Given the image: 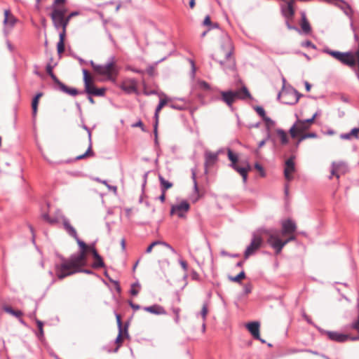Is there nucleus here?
I'll list each match as a JSON object with an SVG mask.
<instances>
[{"label":"nucleus","instance_id":"nucleus-1","mask_svg":"<svg viewBox=\"0 0 359 359\" xmlns=\"http://www.w3.org/2000/svg\"><path fill=\"white\" fill-rule=\"evenodd\" d=\"M233 50V46L230 36L227 34H223L221 38L220 48L212 57L219 63L225 72L235 70L236 62L231 57Z\"/></svg>","mask_w":359,"mask_h":359},{"label":"nucleus","instance_id":"nucleus-2","mask_svg":"<svg viewBox=\"0 0 359 359\" xmlns=\"http://www.w3.org/2000/svg\"><path fill=\"white\" fill-rule=\"evenodd\" d=\"M86 264V254L79 252L73 254L69 259H62L60 265L56 266V273L59 279L80 271V268Z\"/></svg>","mask_w":359,"mask_h":359},{"label":"nucleus","instance_id":"nucleus-3","mask_svg":"<svg viewBox=\"0 0 359 359\" xmlns=\"http://www.w3.org/2000/svg\"><path fill=\"white\" fill-rule=\"evenodd\" d=\"M218 92L220 96L212 97V100H221L231 109H233V103L237 100H245L251 97L250 93L245 86H243L241 89L236 90H219Z\"/></svg>","mask_w":359,"mask_h":359},{"label":"nucleus","instance_id":"nucleus-4","mask_svg":"<svg viewBox=\"0 0 359 359\" xmlns=\"http://www.w3.org/2000/svg\"><path fill=\"white\" fill-rule=\"evenodd\" d=\"M90 64L97 74L104 76L105 81L116 82L118 68L114 57H111L105 65H97L93 60L90 61Z\"/></svg>","mask_w":359,"mask_h":359},{"label":"nucleus","instance_id":"nucleus-5","mask_svg":"<svg viewBox=\"0 0 359 359\" xmlns=\"http://www.w3.org/2000/svg\"><path fill=\"white\" fill-rule=\"evenodd\" d=\"M66 13L67 9L64 7H54L53 8L52 13L50 15L55 28L56 29H59L61 28L62 31L65 30V34L67 27L69 22H71V18L79 14L78 12L74 11L69 13L68 15H66Z\"/></svg>","mask_w":359,"mask_h":359},{"label":"nucleus","instance_id":"nucleus-6","mask_svg":"<svg viewBox=\"0 0 359 359\" xmlns=\"http://www.w3.org/2000/svg\"><path fill=\"white\" fill-rule=\"evenodd\" d=\"M266 231H270L269 229L262 227L252 233L251 242L244 252L245 259L253 255L262 246L263 243L262 237L263 236H267Z\"/></svg>","mask_w":359,"mask_h":359},{"label":"nucleus","instance_id":"nucleus-7","mask_svg":"<svg viewBox=\"0 0 359 359\" xmlns=\"http://www.w3.org/2000/svg\"><path fill=\"white\" fill-rule=\"evenodd\" d=\"M270 231L267 233V243L275 250L276 254H279L284 246L289 242L295 240V236H291L285 241H282L279 236V231L276 229H269Z\"/></svg>","mask_w":359,"mask_h":359},{"label":"nucleus","instance_id":"nucleus-8","mask_svg":"<svg viewBox=\"0 0 359 359\" xmlns=\"http://www.w3.org/2000/svg\"><path fill=\"white\" fill-rule=\"evenodd\" d=\"M302 95L292 87L285 88L283 85L282 90L278 95V99L285 104H295L298 102Z\"/></svg>","mask_w":359,"mask_h":359},{"label":"nucleus","instance_id":"nucleus-9","mask_svg":"<svg viewBox=\"0 0 359 359\" xmlns=\"http://www.w3.org/2000/svg\"><path fill=\"white\" fill-rule=\"evenodd\" d=\"M323 52L327 53L342 64L353 67L355 65V59L350 52L341 53L338 50H332L328 48H325Z\"/></svg>","mask_w":359,"mask_h":359},{"label":"nucleus","instance_id":"nucleus-10","mask_svg":"<svg viewBox=\"0 0 359 359\" xmlns=\"http://www.w3.org/2000/svg\"><path fill=\"white\" fill-rule=\"evenodd\" d=\"M62 223H63V226H64L65 231L68 233V234L69 236L73 237L76 241L79 246L81 248L80 252H83L84 254H86L88 252V249L90 245H86V243H84L83 241H81L79 238L76 231L71 225V224L67 218L62 216Z\"/></svg>","mask_w":359,"mask_h":359},{"label":"nucleus","instance_id":"nucleus-11","mask_svg":"<svg viewBox=\"0 0 359 359\" xmlns=\"http://www.w3.org/2000/svg\"><path fill=\"white\" fill-rule=\"evenodd\" d=\"M189 210V203L187 201L183 200L178 203L172 205L170 213L171 215H177L179 218H185Z\"/></svg>","mask_w":359,"mask_h":359},{"label":"nucleus","instance_id":"nucleus-12","mask_svg":"<svg viewBox=\"0 0 359 359\" xmlns=\"http://www.w3.org/2000/svg\"><path fill=\"white\" fill-rule=\"evenodd\" d=\"M349 170L347 163L343 161L333 162L332 163L331 179L332 176H336L337 178H339L340 175H344Z\"/></svg>","mask_w":359,"mask_h":359},{"label":"nucleus","instance_id":"nucleus-13","mask_svg":"<svg viewBox=\"0 0 359 359\" xmlns=\"http://www.w3.org/2000/svg\"><path fill=\"white\" fill-rule=\"evenodd\" d=\"M294 156H290L285 162L284 177L288 182L293 180L292 173L296 171Z\"/></svg>","mask_w":359,"mask_h":359},{"label":"nucleus","instance_id":"nucleus-14","mask_svg":"<svg viewBox=\"0 0 359 359\" xmlns=\"http://www.w3.org/2000/svg\"><path fill=\"white\" fill-rule=\"evenodd\" d=\"M309 128V127L305 123L304 120L298 118L290 128L289 133L292 138H295L298 134L302 133Z\"/></svg>","mask_w":359,"mask_h":359},{"label":"nucleus","instance_id":"nucleus-15","mask_svg":"<svg viewBox=\"0 0 359 359\" xmlns=\"http://www.w3.org/2000/svg\"><path fill=\"white\" fill-rule=\"evenodd\" d=\"M219 152L206 151L205 152V172L208 173V169L213 167L218 161Z\"/></svg>","mask_w":359,"mask_h":359},{"label":"nucleus","instance_id":"nucleus-16","mask_svg":"<svg viewBox=\"0 0 359 359\" xmlns=\"http://www.w3.org/2000/svg\"><path fill=\"white\" fill-rule=\"evenodd\" d=\"M137 82L135 79H128L122 82L121 88L128 94H139L137 88Z\"/></svg>","mask_w":359,"mask_h":359},{"label":"nucleus","instance_id":"nucleus-17","mask_svg":"<svg viewBox=\"0 0 359 359\" xmlns=\"http://www.w3.org/2000/svg\"><path fill=\"white\" fill-rule=\"evenodd\" d=\"M168 102V99H161L159 101L158 104L157 105L155 113H154V133L156 137V142H157V128L158 124V118H159V113L162 108L167 104Z\"/></svg>","mask_w":359,"mask_h":359},{"label":"nucleus","instance_id":"nucleus-18","mask_svg":"<svg viewBox=\"0 0 359 359\" xmlns=\"http://www.w3.org/2000/svg\"><path fill=\"white\" fill-rule=\"evenodd\" d=\"M83 74L85 85V92L87 94L92 95L93 90L95 89V87L93 83L92 79L89 76L88 72L86 69H83Z\"/></svg>","mask_w":359,"mask_h":359},{"label":"nucleus","instance_id":"nucleus-19","mask_svg":"<svg viewBox=\"0 0 359 359\" xmlns=\"http://www.w3.org/2000/svg\"><path fill=\"white\" fill-rule=\"evenodd\" d=\"M326 334L330 340L337 342H344L348 339H351V337L348 334H341L337 332L327 331Z\"/></svg>","mask_w":359,"mask_h":359},{"label":"nucleus","instance_id":"nucleus-20","mask_svg":"<svg viewBox=\"0 0 359 359\" xmlns=\"http://www.w3.org/2000/svg\"><path fill=\"white\" fill-rule=\"evenodd\" d=\"M297 226L295 223L288 219L282 222V234H290L296 231Z\"/></svg>","mask_w":359,"mask_h":359},{"label":"nucleus","instance_id":"nucleus-21","mask_svg":"<svg viewBox=\"0 0 359 359\" xmlns=\"http://www.w3.org/2000/svg\"><path fill=\"white\" fill-rule=\"evenodd\" d=\"M259 323L257 321L246 324V327L254 339H259Z\"/></svg>","mask_w":359,"mask_h":359},{"label":"nucleus","instance_id":"nucleus-22","mask_svg":"<svg viewBox=\"0 0 359 359\" xmlns=\"http://www.w3.org/2000/svg\"><path fill=\"white\" fill-rule=\"evenodd\" d=\"M16 21V18L11 13L9 9L4 11V25L13 27L15 25Z\"/></svg>","mask_w":359,"mask_h":359},{"label":"nucleus","instance_id":"nucleus-23","mask_svg":"<svg viewBox=\"0 0 359 359\" xmlns=\"http://www.w3.org/2000/svg\"><path fill=\"white\" fill-rule=\"evenodd\" d=\"M144 310L151 313L156 315H164L166 313V311L163 309V307L158 304H154L150 306H146L144 308Z\"/></svg>","mask_w":359,"mask_h":359},{"label":"nucleus","instance_id":"nucleus-24","mask_svg":"<svg viewBox=\"0 0 359 359\" xmlns=\"http://www.w3.org/2000/svg\"><path fill=\"white\" fill-rule=\"evenodd\" d=\"M281 13L283 16L287 20H292L294 15V8H292L291 6H281L280 7Z\"/></svg>","mask_w":359,"mask_h":359},{"label":"nucleus","instance_id":"nucleus-25","mask_svg":"<svg viewBox=\"0 0 359 359\" xmlns=\"http://www.w3.org/2000/svg\"><path fill=\"white\" fill-rule=\"evenodd\" d=\"M301 28L302 32L305 34H308L311 31V25L309 21L306 19V14L304 13H302V22H301Z\"/></svg>","mask_w":359,"mask_h":359},{"label":"nucleus","instance_id":"nucleus-26","mask_svg":"<svg viewBox=\"0 0 359 359\" xmlns=\"http://www.w3.org/2000/svg\"><path fill=\"white\" fill-rule=\"evenodd\" d=\"M66 34H65V30L61 31L59 34V41L57 44V50L58 54H61L65 51V39Z\"/></svg>","mask_w":359,"mask_h":359},{"label":"nucleus","instance_id":"nucleus-27","mask_svg":"<svg viewBox=\"0 0 359 359\" xmlns=\"http://www.w3.org/2000/svg\"><path fill=\"white\" fill-rule=\"evenodd\" d=\"M60 90L72 96H76L79 94V90L74 88H69L64 83H60Z\"/></svg>","mask_w":359,"mask_h":359},{"label":"nucleus","instance_id":"nucleus-28","mask_svg":"<svg viewBox=\"0 0 359 359\" xmlns=\"http://www.w3.org/2000/svg\"><path fill=\"white\" fill-rule=\"evenodd\" d=\"M158 180L160 182L161 192H166L168 189L173 186L172 183L165 180V178L161 175H158Z\"/></svg>","mask_w":359,"mask_h":359},{"label":"nucleus","instance_id":"nucleus-29","mask_svg":"<svg viewBox=\"0 0 359 359\" xmlns=\"http://www.w3.org/2000/svg\"><path fill=\"white\" fill-rule=\"evenodd\" d=\"M233 168L236 170L243 177V182H246L248 177V171L250 169V167L248 168H241L237 165H234Z\"/></svg>","mask_w":359,"mask_h":359},{"label":"nucleus","instance_id":"nucleus-30","mask_svg":"<svg viewBox=\"0 0 359 359\" xmlns=\"http://www.w3.org/2000/svg\"><path fill=\"white\" fill-rule=\"evenodd\" d=\"M276 133L280 139L283 144H286L288 142V137L286 133L283 129H277Z\"/></svg>","mask_w":359,"mask_h":359},{"label":"nucleus","instance_id":"nucleus-31","mask_svg":"<svg viewBox=\"0 0 359 359\" xmlns=\"http://www.w3.org/2000/svg\"><path fill=\"white\" fill-rule=\"evenodd\" d=\"M317 137V134L316 133H306V134H303L302 135L297 143H296V147H297L299 146V144L303 141L304 140V139H308V138H316Z\"/></svg>","mask_w":359,"mask_h":359},{"label":"nucleus","instance_id":"nucleus-32","mask_svg":"<svg viewBox=\"0 0 359 359\" xmlns=\"http://www.w3.org/2000/svg\"><path fill=\"white\" fill-rule=\"evenodd\" d=\"M93 155H94V153L92 151V142H89V146H88L87 151L83 154L76 156L75 159L76 161H78V160L85 158L88 156H93Z\"/></svg>","mask_w":359,"mask_h":359},{"label":"nucleus","instance_id":"nucleus-33","mask_svg":"<svg viewBox=\"0 0 359 359\" xmlns=\"http://www.w3.org/2000/svg\"><path fill=\"white\" fill-rule=\"evenodd\" d=\"M4 310L6 313H8L13 316H15L17 318H20L22 316V312L21 311H19V310L15 311V310L13 309L11 306H5L4 308Z\"/></svg>","mask_w":359,"mask_h":359},{"label":"nucleus","instance_id":"nucleus-34","mask_svg":"<svg viewBox=\"0 0 359 359\" xmlns=\"http://www.w3.org/2000/svg\"><path fill=\"white\" fill-rule=\"evenodd\" d=\"M95 261L92 264V267L94 269L103 268L104 266V263L102 257L100 255L99 257L95 258Z\"/></svg>","mask_w":359,"mask_h":359},{"label":"nucleus","instance_id":"nucleus-35","mask_svg":"<svg viewBox=\"0 0 359 359\" xmlns=\"http://www.w3.org/2000/svg\"><path fill=\"white\" fill-rule=\"evenodd\" d=\"M228 158L231 161V166L233 168L238 161V156L232 152L231 149L228 150Z\"/></svg>","mask_w":359,"mask_h":359},{"label":"nucleus","instance_id":"nucleus-36","mask_svg":"<svg viewBox=\"0 0 359 359\" xmlns=\"http://www.w3.org/2000/svg\"><path fill=\"white\" fill-rule=\"evenodd\" d=\"M245 277V273L244 271H241L237 276L234 277H229V279L233 282L239 283L241 279Z\"/></svg>","mask_w":359,"mask_h":359},{"label":"nucleus","instance_id":"nucleus-37","mask_svg":"<svg viewBox=\"0 0 359 359\" xmlns=\"http://www.w3.org/2000/svg\"><path fill=\"white\" fill-rule=\"evenodd\" d=\"M38 104H39V100L34 97L33 100H32V108L33 116H35L36 115Z\"/></svg>","mask_w":359,"mask_h":359},{"label":"nucleus","instance_id":"nucleus-38","mask_svg":"<svg viewBox=\"0 0 359 359\" xmlns=\"http://www.w3.org/2000/svg\"><path fill=\"white\" fill-rule=\"evenodd\" d=\"M208 312V306H207L206 304H204L203 305L202 309H201V312L199 313L201 316L202 318H203V321H205Z\"/></svg>","mask_w":359,"mask_h":359},{"label":"nucleus","instance_id":"nucleus-39","mask_svg":"<svg viewBox=\"0 0 359 359\" xmlns=\"http://www.w3.org/2000/svg\"><path fill=\"white\" fill-rule=\"evenodd\" d=\"M105 90H106V89L104 88H95V89L93 90L92 95H95V96H104V93H105Z\"/></svg>","mask_w":359,"mask_h":359},{"label":"nucleus","instance_id":"nucleus-40","mask_svg":"<svg viewBox=\"0 0 359 359\" xmlns=\"http://www.w3.org/2000/svg\"><path fill=\"white\" fill-rule=\"evenodd\" d=\"M263 120L265 121L268 133H269L270 128L275 124V122L266 116L263 118Z\"/></svg>","mask_w":359,"mask_h":359},{"label":"nucleus","instance_id":"nucleus-41","mask_svg":"<svg viewBox=\"0 0 359 359\" xmlns=\"http://www.w3.org/2000/svg\"><path fill=\"white\" fill-rule=\"evenodd\" d=\"M255 109L262 118H264L266 116V113L263 107L260 106H257L255 107Z\"/></svg>","mask_w":359,"mask_h":359},{"label":"nucleus","instance_id":"nucleus-42","mask_svg":"<svg viewBox=\"0 0 359 359\" xmlns=\"http://www.w3.org/2000/svg\"><path fill=\"white\" fill-rule=\"evenodd\" d=\"M88 252L92 253L94 258L99 257L100 255L97 252L96 249L94 247V245H90L88 249Z\"/></svg>","mask_w":359,"mask_h":359},{"label":"nucleus","instance_id":"nucleus-43","mask_svg":"<svg viewBox=\"0 0 359 359\" xmlns=\"http://www.w3.org/2000/svg\"><path fill=\"white\" fill-rule=\"evenodd\" d=\"M169 106L172 109L180 110V111L184 110L186 108L184 104H175V103H171Z\"/></svg>","mask_w":359,"mask_h":359},{"label":"nucleus","instance_id":"nucleus-44","mask_svg":"<svg viewBox=\"0 0 359 359\" xmlns=\"http://www.w3.org/2000/svg\"><path fill=\"white\" fill-rule=\"evenodd\" d=\"M160 245V241H155L152 242L146 249V253H150L154 246Z\"/></svg>","mask_w":359,"mask_h":359},{"label":"nucleus","instance_id":"nucleus-45","mask_svg":"<svg viewBox=\"0 0 359 359\" xmlns=\"http://www.w3.org/2000/svg\"><path fill=\"white\" fill-rule=\"evenodd\" d=\"M301 45L303 47H309L314 50L316 49V46L314 45L311 41H309V40L303 41Z\"/></svg>","mask_w":359,"mask_h":359},{"label":"nucleus","instance_id":"nucleus-46","mask_svg":"<svg viewBox=\"0 0 359 359\" xmlns=\"http://www.w3.org/2000/svg\"><path fill=\"white\" fill-rule=\"evenodd\" d=\"M317 116H318V113L316 112L311 118L305 119L304 121L305 123L310 128L311 125L314 122V120Z\"/></svg>","mask_w":359,"mask_h":359},{"label":"nucleus","instance_id":"nucleus-47","mask_svg":"<svg viewBox=\"0 0 359 359\" xmlns=\"http://www.w3.org/2000/svg\"><path fill=\"white\" fill-rule=\"evenodd\" d=\"M139 286L140 285L138 283H134L131 285L130 294L132 295L135 296L139 293V290L135 288V287H139Z\"/></svg>","mask_w":359,"mask_h":359},{"label":"nucleus","instance_id":"nucleus-48","mask_svg":"<svg viewBox=\"0 0 359 359\" xmlns=\"http://www.w3.org/2000/svg\"><path fill=\"white\" fill-rule=\"evenodd\" d=\"M290 20L285 19V25H286V27H287V29H290V30H296V31L300 32V30L297 27L293 26L290 24Z\"/></svg>","mask_w":359,"mask_h":359},{"label":"nucleus","instance_id":"nucleus-49","mask_svg":"<svg viewBox=\"0 0 359 359\" xmlns=\"http://www.w3.org/2000/svg\"><path fill=\"white\" fill-rule=\"evenodd\" d=\"M351 327L359 332V313L357 319L352 323Z\"/></svg>","mask_w":359,"mask_h":359},{"label":"nucleus","instance_id":"nucleus-50","mask_svg":"<svg viewBox=\"0 0 359 359\" xmlns=\"http://www.w3.org/2000/svg\"><path fill=\"white\" fill-rule=\"evenodd\" d=\"M192 179H193V181H194V191L196 192H198V184H197V182H196V172H195V171L194 170H192Z\"/></svg>","mask_w":359,"mask_h":359},{"label":"nucleus","instance_id":"nucleus-51","mask_svg":"<svg viewBox=\"0 0 359 359\" xmlns=\"http://www.w3.org/2000/svg\"><path fill=\"white\" fill-rule=\"evenodd\" d=\"M255 169H257L258 171L260 172L261 176H262V177L265 176V172L264 170V168L259 163H256L255 164Z\"/></svg>","mask_w":359,"mask_h":359},{"label":"nucleus","instance_id":"nucleus-52","mask_svg":"<svg viewBox=\"0 0 359 359\" xmlns=\"http://www.w3.org/2000/svg\"><path fill=\"white\" fill-rule=\"evenodd\" d=\"M252 287L250 283L245 284L243 287V292L245 294H248L252 292Z\"/></svg>","mask_w":359,"mask_h":359},{"label":"nucleus","instance_id":"nucleus-53","mask_svg":"<svg viewBox=\"0 0 359 359\" xmlns=\"http://www.w3.org/2000/svg\"><path fill=\"white\" fill-rule=\"evenodd\" d=\"M50 76V78L52 79V80L54 81L55 83H56L58 87L60 88V83H63L62 82H61L58 79L57 77L53 74H50V75H49Z\"/></svg>","mask_w":359,"mask_h":359},{"label":"nucleus","instance_id":"nucleus-54","mask_svg":"<svg viewBox=\"0 0 359 359\" xmlns=\"http://www.w3.org/2000/svg\"><path fill=\"white\" fill-rule=\"evenodd\" d=\"M36 324L39 328V332L40 336L43 335V323L41 320H36Z\"/></svg>","mask_w":359,"mask_h":359},{"label":"nucleus","instance_id":"nucleus-55","mask_svg":"<svg viewBox=\"0 0 359 359\" xmlns=\"http://www.w3.org/2000/svg\"><path fill=\"white\" fill-rule=\"evenodd\" d=\"M351 135L352 137H355V138H358V133H359V127L358 128H353L351 131Z\"/></svg>","mask_w":359,"mask_h":359},{"label":"nucleus","instance_id":"nucleus-56","mask_svg":"<svg viewBox=\"0 0 359 359\" xmlns=\"http://www.w3.org/2000/svg\"><path fill=\"white\" fill-rule=\"evenodd\" d=\"M179 263H180V266H182V268L183 269V270L185 272H187L188 270V265H187V263L186 262V261H184L183 259H180Z\"/></svg>","mask_w":359,"mask_h":359},{"label":"nucleus","instance_id":"nucleus-57","mask_svg":"<svg viewBox=\"0 0 359 359\" xmlns=\"http://www.w3.org/2000/svg\"><path fill=\"white\" fill-rule=\"evenodd\" d=\"M116 318L117 325H118V330H123L122 323H121V319L120 315L116 313Z\"/></svg>","mask_w":359,"mask_h":359},{"label":"nucleus","instance_id":"nucleus-58","mask_svg":"<svg viewBox=\"0 0 359 359\" xmlns=\"http://www.w3.org/2000/svg\"><path fill=\"white\" fill-rule=\"evenodd\" d=\"M269 137H270V134H269V133H268L267 137L259 142L258 147L259 148L262 147L266 144V141L269 139Z\"/></svg>","mask_w":359,"mask_h":359},{"label":"nucleus","instance_id":"nucleus-59","mask_svg":"<svg viewBox=\"0 0 359 359\" xmlns=\"http://www.w3.org/2000/svg\"><path fill=\"white\" fill-rule=\"evenodd\" d=\"M199 86L201 88L205 89V90H208L210 89V85L206 82V81H201L199 83Z\"/></svg>","mask_w":359,"mask_h":359},{"label":"nucleus","instance_id":"nucleus-60","mask_svg":"<svg viewBox=\"0 0 359 359\" xmlns=\"http://www.w3.org/2000/svg\"><path fill=\"white\" fill-rule=\"evenodd\" d=\"M203 25H207V26H211V20H210V18L209 15H207L205 19H204V21H203Z\"/></svg>","mask_w":359,"mask_h":359},{"label":"nucleus","instance_id":"nucleus-61","mask_svg":"<svg viewBox=\"0 0 359 359\" xmlns=\"http://www.w3.org/2000/svg\"><path fill=\"white\" fill-rule=\"evenodd\" d=\"M53 67L50 64H48L46 65V72L48 75H50V74H53Z\"/></svg>","mask_w":359,"mask_h":359},{"label":"nucleus","instance_id":"nucleus-62","mask_svg":"<svg viewBox=\"0 0 359 359\" xmlns=\"http://www.w3.org/2000/svg\"><path fill=\"white\" fill-rule=\"evenodd\" d=\"M122 332H123V330H118V334L115 340V342L117 344H119L122 341V338H121Z\"/></svg>","mask_w":359,"mask_h":359},{"label":"nucleus","instance_id":"nucleus-63","mask_svg":"<svg viewBox=\"0 0 359 359\" xmlns=\"http://www.w3.org/2000/svg\"><path fill=\"white\" fill-rule=\"evenodd\" d=\"M341 137L344 140H350L352 137V136L351 135V133L349 132L347 133L341 134Z\"/></svg>","mask_w":359,"mask_h":359},{"label":"nucleus","instance_id":"nucleus-64","mask_svg":"<svg viewBox=\"0 0 359 359\" xmlns=\"http://www.w3.org/2000/svg\"><path fill=\"white\" fill-rule=\"evenodd\" d=\"M129 304H130V307L133 309H134L135 311H137V310L140 309V305L133 304L132 302H130Z\"/></svg>","mask_w":359,"mask_h":359}]
</instances>
